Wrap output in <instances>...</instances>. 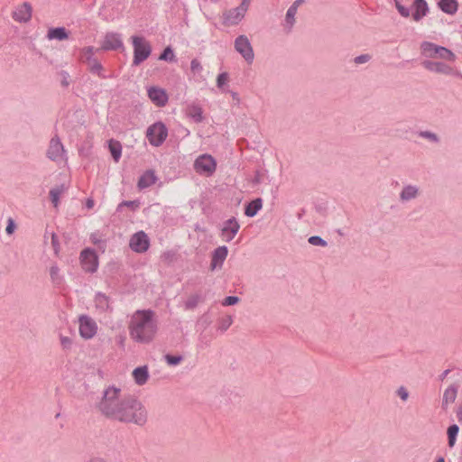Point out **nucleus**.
<instances>
[{"label":"nucleus","instance_id":"obj_52","mask_svg":"<svg viewBox=\"0 0 462 462\" xmlns=\"http://www.w3.org/2000/svg\"><path fill=\"white\" fill-rule=\"evenodd\" d=\"M304 3V0H296L291 6H294L295 10H298V7Z\"/></svg>","mask_w":462,"mask_h":462},{"label":"nucleus","instance_id":"obj_9","mask_svg":"<svg viewBox=\"0 0 462 462\" xmlns=\"http://www.w3.org/2000/svg\"><path fill=\"white\" fill-rule=\"evenodd\" d=\"M235 49L243 58L252 63L254 58L252 45L245 35H239L235 41Z\"/></svg>","mask_w":462,"mask_h":462},{"label":"nucleus","instance_id":"obj_13","mask_svg":"<svg viewBox=\"0 0 462 462\" xmlns=\"http://www.w3.org/2000/svg\"><path fill=\"white\" fill-rule=\"evenodd\" d=\"M150 241L143 231L134 234L130 239L129 246L135 253H144L148 250Z\"/></svg>","mask_w":462,"mask_h":462},{"label":"nucleus","instance_id":"obj_55","mask_svg":"<svg viewBox=\"0 0 462 462\" xmlns=\"http://www.w3.org/2000/svg\"><path fill=\"white\" fill-rule=\"evenodd\" d=\"M89 462H106V461L101 457H93L89 460Z\"/></svg>","mask_w":462,"mask_h":462},{"label":"nucleus","instance_id":"obj_48","mask_svg":"<svg viewBox=\"0 0 462 462\" xmlns=\"http://www.w3.org/2000/svg\"><path fill=\"white\" fill-rule=\"evenodd\" d=\"M190 69L194 72L200 71L202 69V66L197 59H194L190 62Z\"/></svg>","mask_w":462,"mask_h":462},{"label":"nucleus","instance_id":"obj_37","mask_svg":"<svg viewBox=\"0 0 462 462\" xmlns=\"http://www.w3.org/2000/svg\"><path fill=\"white\" fill-rule=\"evenodd\" d=\"M183 357L181 356H171V355H166L165 360L168 365H179L182 361Z\"/></svg>","mask_w":462,"mask_h":462},{"label":"nucleus","instance_id":"obj_6","mask_svg":"<svg viewBox=\"0 0 462 462\" xmlns=\"http://www.w3.org/2000/svg\"><path fill=\"white\" fill-rule=\"evenodd\" d=\"M250 0H243L239 6L230 9L223 14V23L225 25H236L245 17L248 10Z\"/></svg>","mask_w":462,"mask_h":462},{"label":"nucleus","instance_id":"obj_43","mask_svg":"<svg viewBox=\"0 0 462 462\" xmlns=\"http://www.w3.org/2000/svg\"><path fill=\"white\" fill-rule=\"evenodd\" d=\"M239 301V298L236 296H227L223 301L224 306L235 305Z\"/></svg>","mask_w":462,"mask_h":462},{"label":"nucleus","instance_id":"obj_12","mask_svg":"<svg viewBox=\"0 0 462 462\" xmlns=\"http://www.w3.org/2000/svg\"><path fill=\"white\" fill-rule=\"evenodd\" d=\"M46 154L53 162H58L64 158L65 149L58 135L51 139Z\"/></svg>","mask_w":462,"mask_h":462},{"label":"nucleus","instance_id":"obj_15","mask_svg":"<svg viewBox=\"0 0 462 462\" xmlns=\"http://www.w3.org/2000/svg\"><path fill=\"white\" fill-rule=\"evenodd\" d=\"M240 225L236 217H231L223 223L221 228V237L225 242L229 243L234 239L237 232L239 231Z\"/></svg>","mask_w":462,"mask_h":462},{"label":"nucleus","instance_id":"obj_23","mask_svg":"<svg viewBox=\"0 0 462 462\" xmlns=\"http://www.w3.org/2000/svg\"><path fill=\"white\" fill-rule=\"evenodd\" d=\"M133 376L135 383L139 385L144 384L149 377L148 369L146 366H139L133 372Z\"/></svg>","mask_w":462,"mask_h":462},{"label":"nucleus","instance_id":"obj_46","mask_svg":"<svg viewBox=\"0 0 462 462\" xmlns=\"http://www.w3.org/2000/svg\"><path fill=\"white\" fill-rule=\"evenodd\" d=\"M397 394L402 401H407V399L409 397V393H408L407 389L403 386H401L398 388Z\"/></svg>","mask_w":462,"mask_h":462},{"label":"nucleus","instance_id":"obj_56","mask_svg":"<svg viewBox=\"0 0 462 462\" xmlns=\"http://www.w3.org/2000/svg\"><path fill=\"white\" fill-rule=\"evenodd\" d=\"M135 202L134 201H124L123 202V205H125V206H133Z\"/></svg>","mask_w":462,"mask_h":462},{"label":"nucleus","instance_id":"obj_27","mask_svg":"<svg viewBox=\"0 0 462 462\" xmlns=\"http://www.w3.org/2000/svg\"><path fill=\"white\" fill-rule=\"evenodd\" d=\"M418 193H419V189L417 187L412 186V185H407L402 189V190L400 194V199L402 201H407V200L415 199L417 197Z\"/></svg>","mask_w":462,"mask_h":462},{"label":"nucleus","instance_id":"obj_38","mask_svg":"<svg viewBox=\"0 0 462 462\" xmlns=\"http://www.w3.org/2000/svg\"><path fill=\"white\" fill-rule=\"evenodd\" d=\"M51 245H52L54 254L56 255H58L60 253V245L58 236L54 232H52V233H51Z\"/></svg>","mask_w":462,"mask_h":462},{"label":"nucleus","instance_id":"obj_2","mask_svg":"<svg viewBox=\"0 0 462 462\" xmlns=\"http://www.w3.org/2000/svg\"><path fill=\"white\" fill-rule=\"evenodd\" d=\"M157 322L151 310H136L131 317L128 329L130 337L140 344H148L157 333Z\"/></svg>","mask_w":462,"mask_h":462},{"label":"nucleus","instance_id":"obj_40","mask_svg":"<svg viewBox=\"0 0 462 462\" xmlns=\"http://www.w3.org/2000/svg\"><path fill=\"white\" fill-rule=\"evenodd\" d=\"M309 243L313 245L326 246L327 242L319 236H312L309 238Z\"/></svg>","mask_w":462,"mask_h":462},{"label":"nucleus","instance_id":"obj_57","mask_svg":"<svg viewBox=\"0 0 462 462\" xmlns=\"http://www.w3.org/2000/svg\"><path fill=\"white\" fill-rule=\"evenodd\" d=\"M232 97H233L235 100L239 101V97H238V94H237V93H236V92H232Z\"/></svg>","mask_w":462,"mask_h":462},{"label":"nucleus","instance_id":"obj_31","mask_svg":"<svg viewBox=\"0 0 462 462\" xmlns=\"http://www.w3.org/2000/svg\"><path fill=\"white\" fill-rule=\"evenodd\" d=\"M109 151L112 154V157L116 162H118L121 158L122 154V146L121 143L117 141H109Z\"/></svg>","mask_w":462,"mask_h":462},{"label":"nucleus","instance_id":"obj_24","mask_svg":"<svg viewBox=\"0 0 462 462\" xmlns=\"http://www.w3.org/2000/svg\"><path fill=\"white\" fill-rule=\"evenodd\" d=\"M186 113L197 123H200L203 120V111L199 105L191 104L188 106Z\"/></svg>","mask_w":462,"mask_h":462},{"label":"nucleus","instance_id":"obj_45","mask_svg":"<svg viewBox=\"0 0 462 462\" xmlns=\"http://www.w3.org/2000/svg\"><path fill=\"white\" fill-rule=\"evenodd\" d=\"M371 60V56L369 54H362L355 58V63L362 64L369 61Z\"/></svg>","mask_w":462,"mask_h":462},{"label":"nucleus","instance_id":"obj_3","mask_svg":"<svg viewBox=\"0 0 462 462\" xmlns=\"http://www.w3.org/2000/svg\"><path fill=\"white\" fill-rule=\"evenodd\" d=\"M420 51L421 54L429 59H441L453 62L457 58L449 49L430 42H422L420 43Z\"/></svg>","mask_w":462,"mask_h":462},{"label":"nucleus","instance_id":"obj_11","mask_svg":"<svg viewBox=\"0 0 462 462\" xmlns=\"http://www.w3.org/2000/svg\"><path fill=\"white\" fill-rule=\"evenodd\" d=\"M422 66L432 72L443 74V75H455V76H460L461 74L455 70L451 66L439 61H432L430 60H426L422 62Z\"/></svg>","mask_w":462,"mask_h":462},{"label":"nucleus","instance_id":"obj_21","mask_svg":"<svg viewBox=\"0 0 462 462\" xmlns=\"http://www.w3.org/2000/svg\"><path fill=\"white\" fill-rule=\"evenodd\" d=\"M457 394V387L456 385H450L448 387L442 398V408L447 409L450 403H453L456 401Z\"/></svg>","mask_w":462,"mask_h":462},{"label":"nucleus","instance_id":"obj_29","mask_svg":"<svg viewBox=\"0 0 462 462\" xmlns=\"http://www.w3.org/2000/svg\"><path fill=\"white\" fill-rule=\"evenodd\" d=\"M67 187L64 184L57 186L50 190V198L55 208L59 206L60 197L65 192Z\"/></svg>","mask_w":462,"mask_h":462},{"label":"nucleus","instance_id":"obj_16","mask_svg":"<svg viewBox=\"0 0 462 462\" xmlns=\"http://www.w3.org/2000/svg\"><path fill=\"white\" fill-rule=\"evenodd\" d=\"M101 49L104 51L124 49L121 35L116 32H107L102 42Z\"/></svg>","mask_w":462,"mask_h":462},{"label":"nucleus","instance_id":"obj_36","mask_svg":"<svg viewBox=\"0 0 462 462\" xmlns=\"http://www.w3.org/2000/svg\"><path fill=\"white\" fill-rule=\"evenodd\" d=\"M296 13H297V10H295L294 6L289 7L287 14H286L285 21H286L287 24L290 25V27H291L295 23Z\"/></svg>","mask_w":462,"mask_h":462},{"label":"nucleus","instance_id":"obj_22","mask_svg":"<svg viewBox=\"0 0 462 462\" xmlns=\"http://www.w3.org/2000/svg\"><path fill=\"white\" fill-rule=\"evenodd\" d=\"M413 5L415 7V12L412 14V17L418 22L427 14L428 5L425 0H414Z\"/></svg>","mask_w":462,"mask_h":462},{"label":"nucleus","instance_id":"obj_34","mask_svg":"<svg viewBox=\"0 0 462 462\" xmlns=\"http://www.w3.org/2000/svg\"><path fill=\"white\" fill-rule=\"evenodd\" d=\"M159 60L166 61H174L175 55L173 53L172 49L170 46L166 47L162 53L160 55Z\"/></svg>","mask_w":462,"mask_h":462},{"label":"nucleus","instance_id":"obj_7","mask_svg":"<svg viewBox=\"0 0 462 462\" xmlns=\"http://www.w3.org/2000/svg\"><path fill=\"white\" fill-rule=\"evenodd\" d=\"M216 169L217 162L209 154L199 155L194 162V170L199 174L211 176Z\"/></svg>","mask_w":462,"mask_h":462},{"label":"nucleus","instance_id":"obj_35","mask_svg":"<svg viewBox=\"0 0 462 462\" xmlns=\"http://www.w3.org/2000/svg\"><path fill=\"white\" fill-rule=\"evenodd\" d=\"M50 275L53 282L60 283L61 277L60 275V268L57 265H52L50 268Z\"/></svg>","mask_w":462,"mask_h":462},{"label":"nucleus","instance_id":"obj_25","mask_svg":"<svg viewBox=\"0 0 462 462\" xmlns=\"http://www.w3.org/2000/svg\"><path fill=\"white\" fill-rule=\"evenodd\" d=\"M47 37L50 40L57 39L59 41H63L69 38V34L64 27H57L50 29L48 31Z\"/></svg>","mask_w":462,"mask_h":462},{"label":"nucleus","instance_id":"obj_53","mask_svg":"<svg viewBox=\"0 0 462 462\" xmlns=\"http://www.w3.org/2000/svg\"><path fill=\"white\" fill-rule=\"evenodd\" d=\"M86 207L88 208H92L94 207V200L92 199H88L86 201Z\"/></svg>","mask_w":462,"mask_h":462},{"label":"nucleus","instance_id":"obj_5","mask_svg":"<svg viewBox=\"0 0 462 462\" xmlns=\"http://www.w3.org/2000/svg\"><path fill=\"white\" fill-rule=\"evenodd\" d=\"M79 60L88 65V70L101 79H106L102 64L94 57V48L85 47L80 51Z\"/></svg>","mask_w":462,"mask_h":462},{"label":"nucleus","instance_id":"obj_18","mask_svg":"<svg viewBox=\"0 0 462 462\" xmlns=\"http://www.w3.org/2000/svg\"><path fill=\"white\" fill-rule=\"evenodd\" d=\"M149 98L158 106H164L168 102V96L164 89L151 87L148 89Z\"/></svg>","mask_w":462,"mask_h":462},{"label":"nucleus","instance_id":"obj_17","mask_svg":"<svg viewBox=\"0 0 462 462\" xmlns=\"http://www.w3.org/2000/svg\"><path fill=\"white\" fill-rule=\"evenodd\" d=\"M32 7L30 3L24 2L13 12L12 17L19 23H28L32 19Z\"/></svg>","mask_w":462,"mask_h":462},{"label":"nucleus","instance_id":"obj_41","mask_svg":"<svg viewBox=\"0 0 462 462\" xmlns=\"http://www.w3.org/2000/svg\"><path fill=\"white\" fill-rule=\"evenodd\" d=\"M60 344L63 349H69L72 346V338L66 336H60Z\"/></svg>","mask_w":462,"mask_h":462},{"label":"nucleus","instance_id":"obj_4","mask_svg":"<svg viewBox=\"0 0 462 462\" xmlns=\"http://www.w3.org/2000/svg\"><path fill=\"white\" fill-rule=\"evenodd\" d=\"M132 42L134 46L133 65L138 66L151 55L152 46L143 37L140 36H132Z\"/></svg>","mask_w":462,"mask_h":462},{"label":"nucleus","instance_id":"obj_20","mask_svg":"<svg viewBox=\"0 0 462 462\" xmlns=\"http://www.w3.org/2000/svg\"><path fill=\"white\" fill-rule=\"evenodd\" d=\"M157 180L154 171H146L138 180L137 187L139 189H144L153 185Z\"/></svg>","mask_w":462,"mask_h":462},{"label":"nucleus","instance_id":"obj_42","mask_svg":"<svg viewBox=\"0 0 462 462\" xmlns=\"http://www.w3.org/2000/svg\"><path fill=\"white\" fill-rule=\"evenodd\" d=\"M420 135L425 138L430 139L432 142L438 143L439 137L434 133L429 132V131H423L420 133Z\"/></svg>","mask_w":462,"mask_h":462},{"label":"nucleus","instance_id":"obj_58","mask_svg":"<svg viewBox=\"0 0 462 462\" xmlns=\"http://www.w3.org/2000/svg\"><path fill=\"white\" fill-rule=\"evenodd\" d=\"M436 462H445L443 457H439Z\"/></svg>","mask_w":462,"mask_h":462},{"label":"nucleus","instance_id":"obj_39","mask_svg":"<svg viewBox=\"0 0 462 462\" xmlns=\"http://www.w3.org/2000/svg\"><path fill=\"white\" fill-rule=\"evenodd\" d=\"M228 81V74L226 72H222L217 76V86L219 88H222Z\"/></svg>","mask_w":462,"mask_h":462},{"label":"nucleus","instance_id":"obj_28","mask_svg":"<svg viewBox=\"0 0 462 462\" xmlns=\"http://www.w3.org/2000/svg\"><path fill=\"white\" fill-rule=\"evenodd\" d=\"M439 8L446 14H454L457 10V2L456 0H440Z\"/></svg>","mask_w":462,"mask_h":462},{"label":"nucleus","instance_id":"obj_10","mask_svg":"<svg viewBox=\"0 0 462 462\" xmlns=\"http://www.w3.org/2000/svg\"><path fill=\"white\" fill-rule=\"evenodd\" d=\"M80 263L87 273H95L98 266V260L95 250L86 248L80 253Z\"/></svg>","mask_w":462,"mask_h":462},{"label":"nucleus","instance_id":"obj_51","mask_svg":"<svg viewBox=\"0 0 462 462\" xmlns=\"http://www.w3.org/2000/svg\"><path fill=\"white\" fill-rule=\"evenodd\" d=\"M457 418L459 422H462V403L458 406L457 410Z\"/></svg>","mask_w":462,"mask_h":462},{"label":"nucleus","instance_id":"obj_47","mask_svg":"<svg viewBox=\"0 0 462 462\" xmlns=\"http://www.w3.org/2000/svg\"><path fill=\"white\" fill-rule=\"evenodd\" d=\"M232 324V318L231 317H227L226 319H223L220 326H219V328L223 331L226 330Z\"/></svg>","mask_w":462,"mask_h":462},{"label":"nucleus","instance_id":"obj_50","mask_svg":"<svg viewBox=\"0 0 462 462\" xmlns=\"http://www.w3.org/2000/svg\"><path fill=\"white\" fill-rule=\"evenodd\" d=\"M61 76H62L61 85L63 87H68L69 85V73L66 72V71H62L61 72Z\"/></svg>","mask_w":462,"mask_h":462},{"label":"nucleus","instance_id":"obj_8","mask_svg":"<svg viewBox=\"0 0 462 462\" xmlns=\"http://www.w3.org/2000/svg\"><path fill=\"white\" fill-rule=\"evenodd\" d=\"M168 130L164 124L157 122L148 127L146 136L153 146H160L167 138Z\"/></svg>","mask_w":462,"mask_h":462},{"label":"nucleus","instance_id":"obj_54","mask_svg":"<svg viewBox=\"0 0 462 462\" xmlns=\"http://www.w3.org/2000/svg\"><path fill=\"white\" fill-rule=\"evenodd\" d=\"M448 373H449V370H448V369L445 370V371L440 374L439 379H440L441 381H443V380L446 378V376L448 375Z\"/></svg>","mask_w":462,"mask_h":462},{"label":"nucleus","instance_id":"obj_1","mask_svg":"<svg viewBox=\"0 0 462 462\" xmlns=\"http://www.w3.org/2000/svg\"><path fill=\"white\" fill-rule=\"evenodd\" d=\"M120 389L107 388L98 403L99 411L106 418L125 423L143 426L147 421V411L140 401L133 396L120 398Z\"/></svg>","mask_w":462,"mask_h":462},{"label":"nucleus","instance_id":"obj_49","mask_svg":"<svg viewBox=\"0 0 462 462\" xmlns=\"http://www.w3.org/2000/svg\"><path fill=\"white\" fill-rule=\"evenodd\" d=\"M14 228H15V225H14V220L12 218H9L7 226L5 228L6 233L8 235H12L14 231Z\"/></svg>","mask_w":462,"mask_h":462},{"label":"nucleus","instance_id":"obj_44","mask_svg":"<svg viewBox=\"0 0 462 462\" xmlns=\"http://www.w3.org/2000/svg\"><path fill=\"white\" fill-rule=\"evenodd\" d=\"M396 8L402 16H403V17L410 16V10L407 7L402 5L399 2H396Z\"/></svg>","mask_w":462,"mask_h":462},{"label":"nucleus","instance_id":"obj_33","mask_svg":"<svg viewBox=\"0 0 462 462\" xmlns=\"http://www.w3.org/2000/svg\"><path fill=\"white\" fill-rule=\"evenodd\" d=\"M201 300V297L199 294L190 295L185 301V309L192 310L197 307L198 303Z\"/></svg>","mask_w":462,"mask_h":462},{"label":"nucleus","instance_id":"obj_14","mask_svg":"<svg viewBox=\"0 0 462 462\" xmlns=\"http://www.w3.org/2000/svg\"><path fill=\"white\" fill-rule=\"evenodd\" d=\"M97 330L96 322L88 316L79 317V334L83 338H92Z\"/></svg>","mask_w":462,"mask_h":462},{"label":"nucleus","instance_id":"obj_30","mask_svg":"<svg viewBox=\"0 0 462 462\" xmlns=\"http://www.w3.org/2000/svg\"><path fill=\"white\" fill-rule=\"evenodd\" d=\"M96 307L101 311H106L110 309L109 298L101 292L97 293L95 297Z\"/></svg>","mask_w":462,"mask_h":462},{"label":"nucleus","instance_id":"obj_19","mask_svg":"<svg viewBox=\"0 0 462 462\" xmlns=\"http://www.w3.org/2000/svg\"><path fill=\"white\" fill-rule=\"evenodd\" d=\"M228 254L227 247L225 245L218 246L213 251L212 259L210 263L211 270L216 269L217 267H221L224 261L226 260Z\"/></svg>","mask_w":462,"mask_h":462},{"label":"nucleus","instance_id":"obj_32","mask_svg":"<svg viewBox=\"0 0 462 462\" xmlns=\"http://www.w3.org/2000/svg\"><path fill=\"white\" fill-rule=\"evenodd\" d=\"M458 431H459V428L457 424H453L448 427V446L450 448H452L455 445Z\"/></svg>","mask_w":462,"mask_h":462},{"label":"nucleus","instance_id":"obj_26","mask_svg":"<svg viewBox=\"0 0 462 462\" xmlns=\"http://www.w3.org/2000/svg\"><path fill=\"white\" fill-rule=\"evenodd\" d=\"M263 207V200L262 199L258 198L254 200H252L245 208V214L247 217H254L257 212L262 208Z\"/></svg>","mask_w":462,"mask_h":462}]
</instances>
